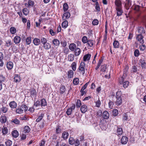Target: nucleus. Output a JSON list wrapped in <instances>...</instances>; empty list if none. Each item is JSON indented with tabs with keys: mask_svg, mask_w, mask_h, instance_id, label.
Instances as JSON below:
<instances>
[{
	"mask_svg": "<svg viewBox=\"0 0 146 146\" xmlns=\"http://www.w3.org/2000/svg\"><path fill=\"white\" fill-rule=\"evenodd\" d=\"M131 3L132 1L131 0H126L124 2L125 4L124 7L127 10L129 9L131 5Z\"/></svg>",
	"mask_w": 146,
	"mask_h": 146,
	"instance_id": "7ed1b4c3",
	"label": "nucleus"
},
{
	"mask_svg": "<svg viewBox=\"0 0 146 146\" xmlns=\"http://www.w3.org/2000/svg\"><path fill=\"white\" fill-rule=\"evenodd\" d=\"M139 61L141 64L142 69H146V62H145V61L141 59L139 60Z\"/></svg>",
	"mask_w": 146,
	"mask_h": 146,
	"instance_id": "0eeeda50",
	"label": "nucleus"
},
{
	"mask_svg": "<svg viewBox=\"0 0 146 146\" xmlns=\"http://www.w3.org/2000/svg\"><path fill=\"white\" fill-rule=\"evenodd\" d=\"M117 93L116 94V100L115 102V104L117 105H120L122 103V100L121 95H119L117 94Z\"/></svg>",
	"mask_w": 146,
	"mask_h": 146,
	"instance_id": "f03ea898",
	"label": "nucleus"
},
{
	"mask_svg": "<svg viewBox=\"0 0 146 146\" xmlns=\"http://www.w3.org/2000/svg\"><path fill=\"white\" fill-rule=\"evenodd\" d=\"M143 37L141 34H139L136 37V39L139 42L142 44L144 43V41L143 39Z\"/></svg>",
	"mask_w": 146,
	"mask_h": 146,
	"instance_id": "39448f33",
	"label": "nucleus"
},
{
	"mask_svg": "<svg viewBox=\"0 0 146 146\" xmlns=\"http://www.w3.org/2000/svg\"><path fill=\"white\" fill-rule=\"evenodd\" d=\"M94 41L93 40H88L87 42L88 48H89L90 47H92L94 45Z\"/></svg>",
	"mask_w": 146,
	"mask_h": 146,
	"instance_id": "1a4fd4ad",
	"label": "nucleus"
},
{
	"mask_svg": "<svg viewBox=\"0 0 146 146\" xmlns=\"http://www.w3.org/2000/svg\"><path fill=\"white\" fill-rule=\"evenodd\" d=\"M9 106L12 108H15L17 106V103L14 101L11 102L9 104Z\"/></svg>",
	"mask_w": 146,
	"mask_h": 146,
	"instance_id": "dca6fc26",
	"label": "nucleus"
},
{
	"mask_svg": "<svg viewBox=\"0 0 146 146\" xmlns=\"http://www.w3.org/2000/svg\"><path fill=\"white\" fill-rule=\"evenodd\" d=\"M52 43L54 45L58 46L60 44V42L57 39H54L52 40Z\"/></svg>",
	"mask_w": 146,
	"mask_h": 146,
	"instance_id": "c85d7f7f",
	"label": "nucleus"
},
{
	"mask_svg": "<svg viewBox=\"0 0 146 146\" xmlns=\"http://www.w3.org/2000/svg\"><path fill=\"white\" fill-rule=\"evenodd\" d=\"M76 47V45L73 43L70 44L69 46V49L72 51H74L75 50Z\"/></svg>",
	"mask_w": 146,
	"mask_h": 146,
	"instance_id": "4468645a",
	"label": "nucleus"
},
{
	"mask_svg": "<svg viewBox=\"0 0 146 146\" xmlns=\"http://www.w3.org/2000/svg\"><path fill=\"white\" fill-rule=\"evenodd\" d=\"M44 115V114L43 113L41 114L38 117V118L36 120V121L37 122H40L42 119Z\"/></svg>",
	"mask_w": 146,
	"mask_h": 146,
	"instance_id": "e433bc0d",
	"label": "nucleus"
},
{
	"mask_svg": "<svg viewBox=\"0 0 146 146\" xmlns=\"http://www.w3.org/2000/svg\"><path fill=\"white\" fill-rule=\"evenodd\" d=\"M68 136L69 134L67 132H64L62 134V137L64 139H67Z\"/></svg>",
	"mask_w": 146,
	"mask_h": 146,
	"instance_id": "a878e982",
	"label": "nucleus"
},
{
	"mask_svg": "<svg viewBox=\"0 0 146 146\" xmlns=\"http://www.w3.org/2000/svg\"><path fill=\"white\" fill-rule=\"evenodd\" d=\"M2 132L4 135L7 134L8 133V130L6 127H3L2 129Z\"/></svg>",
	"mask_w": 146,
	"mask_h": 146,
	"instance_id": "c9c22d12",
	"label": "nucleus"
},
{
	"mask_svg": "<svg viewBox=\"0 0 146 146\" xmlns=\"http://www.w3.org/2000/svg\"><path fill=\"white\" fill-rule=\"evenodd\" d=\"M116 10L117 11V16L118 17L121 16L123 13L122 8L116 9Z\"/></svg>",
	"mask_w": 146,
	"mask_h": 146,
	"instance_id": "a211bd4d",
	"label": "nucleus"
},
{
	"mask_svg": "<svg viewBox=\"0 0 146 146\" xmlns=\"http://www.w3.org/2000/svg\"><path fill=\"white\" fill-rule=\"evenodd\" d=\"M128 119V115L127 113H125L123 115V119L124 121H127Z\"/></svg>",
	"mask_w": 146,
	"mask_h": 146,
	"instance_id": "09e8293b",
	"label": "nucleus"
},
{
	"mask_svg": "<svg viewBox=\"0 0 146 146\" xmlns=\"http://www.w3.org/2000/svg\"><path fill=\"white\" fill-rule=\"evenodd\" d=\"M113 115L116 116H117L118 113V110L116 109H114L112 111Z\"/></svg>",
	"mask_w": 146,
	"mask_h": 146,
	"instance_id": "ea45409f",
	"label": "nucleus"
},
{
	"mask_svg": "<svg viewBox=\"0 0 146 146\" xmlns=\"http://www.w3.org/2000/svg\"><path fill=\"white\" fill-rule=\"evenodd\" d=\"M30 131V129L28 126H25L24 128V132L25 133H29Z\"/></svg>",
	"mask_w": 146,
	"mask_h": 146,
	"instance_id": "bb28decb",
	"label": "nucleus"
},
{
	"mask_svg": "<svg viewBox=\"0 0 146 146\" xmlns=\"http://www.w3.org/2000/svg\"><path fill=\"white\" fill-rule=\"evenodd\" d=\"M10 31L11 34H14L16 32V30L15 28L11 27L10 29Z\"/></svg>",
	"mask_w": 146,
	"mask_h": 146,
	"instance_id": "79ce46f5",
	"label": "nucleus"
},
{
	"mask_svg": "<svg viewBox=\"0 0 146 146\" xmlns=\"http://www.w3.org/2000/svg\"><path fill=\"white\" fill-rule=\"evenodd\" d=\"M99 21L97 19H94L92 22V24L94 25H97L98 24Z\"/></svg>",
	"mask_w": 146,
	"mask_h": 146,
	"instance_id": "13d9d810",
	"label": "nucleus"
},
{
	"mask_svg": "<svg viewBox=\"0 0 146 146\" xmlns=\"http://www.w3.org/2000/svg\"><path fill=\"white\" fill-rule=\"evenodd\" d=\"M12 142V141L10 140H8L5 142V144L6 146H11Z\"/></svg>",
	"mask_w": 146,
	"mask_h": 146,
	"instance_id": "603ef678",
	"label": "nucleus"
},
{
	"mask_svg": "<svg viewBox=\"0 0 146 146\" xmlns=\"http://www.w3.org/2000/svg\"><path fill=\"white\" fill-rule=\"evenodd\" d=\"M68 26V22L67 20L64 21L62 24V28H66Z\"/></svg>",
	"mask_w": 146,
	"mask_h": 146,
	"instance_id": "b1692460",
	"label": "nucleus"
},
{
	"mask_svg": "<svg viewBox=\"0 0 146 146\" xmlns=\"http://www.w3.org/2000/svg\"><path fill=\"white\" fill-rule=\"evenodd\" d=\"M88 110L87 106L86 105H83L80 108V110L82 113H85Z\"/></svg>",
	"mask_w": 146,
	"mask_h": 146,
	"instance_id": "6e6552de",
	"label": "nucleus"
},
{
	"mask_svg": "<svg viewBox=\"0 0 146 146\" xmlns=\"http://www.w3.org/2000/svg\"><path fill=\"white\" fill-rule=\"evenodd\" d=\"M79 80L78 78H76L74 79L73 83L74 84L76 85L79 83Z\"/></svg>",
	"mask_w": 146,
	"mask_h": 146,
	"instance_id": "c03bdc74",
	"label": "nucleus"
},
{
	"mask_svg": "<svg viewBox=\"0 0 146 146\" xmlns=\"http://www.w3.org/2000/svg\"><path fill=\"white\" fill-rule=\"evenodd\" d=\"M31 95L33 96L34 95H36V91L34 89H33L31 90Z\"/></svg>",
	"mask_w": 146,
	"mask_h": 146,
	"instance_id": "052dcab7",
	"label": "nucleus"
},
{
	"mask_svg": "<svg viewBox=\"0 0 146 146\" xmlns=\"http://www.w3.org/2000/svg\"><path fill=\"white\" fill-rule=\"evenodd\" d=\"M134 56L136 57H137L139 56V51L137 50H136L134 52Z\"/></svg>",
	"mask_w": 146,
	"mask_h": 146,
	"instance_id": "e2e57ef3",
	"label": "nucleus"
},
{
	"mask_svg": "<svg viewBox=\"0 0 146 146\" xmlns=\"http://www.w3.org/2000/svg\"><path fill=\"white\" fill-rule=\"evenodd\" d=\"M43 47L46 50H48L50 49L51 47L50 44L48 42H46V43H45L43 44Z\"/></svg>",
	"mask_w": 146,
	"mask_h": 146,
	"instance_id": "aec40b11",
	"label": "nucleus"
},
{
	"mask_svg": "<svg viewBox=\"0 0 146 146\" xmlns=\"http://www.w3.org/2000/svg\"><path fill=\"white\" fill-rule=\"evenodd\" d=\"M26 43L27 45L29 44L31 42V38L30 37H28L26 39Z\"/></svg>",
	"mask_w": 146,
	"mask_h": 146,
	"instance_id": "3c124183",
	"label": "nucleus"
},
{
	"mask_svg": "<svg viewBox=\"0 0 146 146\" xmlns=\"http://www.w3.org/2000/svg\"><path fill=\"white\" fill-rule=\"evenodd\" d=\"M14 80L16 82H19L21 80L20 76L18 75H15L14 78Z\"/></svg>",
	"mask_w": 146,
	"mask_h": 146,
	"instance_id": "7c9ffc66",
	"label": "nucleus"
},
{
	"mask_svg": "<svg viewBox=\"0 0 146 146\" xmlns=\"http://www.w3.org/2000/svg\"><path fill=\"white\" fill-rule=\"evenodd\" d=\"M109 106L110 108H112L113 105H114V103L110 101L109 102Z\"/></svg>",
	"mask_w": 146,
	"mask_h": 146,
	"instance_id": "774afa93",
	"label": "nucleus"
},
{
	"mask_svg": "<svg viewBox=\"0 0 146 146\" xmlns=\"http://www.w3.org/2000/svg\"><path fill=\"white\" fill-rule=\"evenodd\" d=\"M129 82L127 81H126L123 83V87L126 88H127L129 85Z\"/></svg>",
	"mask_w": 146,
	"mask_h": 146,
	"instance_id": "49530a36",
	"label": "nucleus"
},
{
	"mask_svg": "<svg viewBox=\"0 0 146 146\" xmlns=\"http://www.w3.org/2000/svg\"><path fill=\"white\" fill-rule=\"evenodd\" d=\"M40 105H41V102L40 101L38 100L36 101L34 104V105L36 107L40 106Z\"/></svg>",
	"mask_w": 146,
	"mask_h": 146,
	"instance_id": "338daca9",
	"label": "nucleus"
},
{
	"mask_svg": "<svg viewBox=\"0 0 146 146\" xmlns=\"http://www.w3.org/2000/svg\"><path fill=\"white\" fill-rule=\"evenodd\" d=\"M109 117V114L107 111H104L103 113V117L104 119H107Z\"/></svg>",
	"mask_w": 146,
	"mask_h": 146,
	"instance_id": "f8f14e48",
	"label": "nucleus"
},
{
	"mask_svg": "<svg viewBox=\"0 0 146 146\" xmlns=\"http://www.w3.org/2000/svg\"><path fill=\"white\" fill-rule=\"evenodd\" d=\"M74 75V72L73 71L70 70L68 72V78H71L73 77Z\"/></svg>",
	"mask_w": 146,
	"mask_h": 146,
	"instance_id": "412c9836",
	"label": "nucleus"
},
{
	"mask_svg": "<svg viewBox=\"0 0 146 146\" xmlns=\"http://www.w3.org/2000/svg\"><path fill=\"white\" fill-rule=\"evenodd\" d=\"M82 105L81 102L80 100H78L76 103V106L77 108H80Z\"/></svg>",
	"mask_w": 146,
	"mask_h": 146,
	"instance_id": "de8ad7c7",
	"label": "nucleus"
},
{
	"mask_svg": "<svg viewBox=\"0 0 146 146\" xmlns=\"http://www.w3.org/2000/svg\"><path fill=\"white\" fill-rule=\"evenodd\" d=\"M74 55L72 54H70L68 57V60L70 61H73L74 59Z\"/></svg>",
	"mask_w": 146,
	"mask_h": 146,
	"instance_id": "cd10ccee",
	"label": "nucleus"
},
{
	"mask_svg": "<svg viewBox=\"0 0 146 146\" xmlns=\"http://www.w3.org/2000/svg\"><path fill=\"white\" fill-rule=\"evenodd\" d=\"M12 44V43L10 40H8L6 42L5 46L7 47H9Z\"/></svg>",
	"mask_w": 146,
	"mask_h": 146,
	"instance_id": "a19ab883",
	"label": "nucleus"
},
{
	"mask_svg": "<svg viewBox=\"0 0 146 146\" xmlns=\"http://www.w3.org/2000/svg\"><path fill=\"white\" fill-rule=\"evenodd\" d=\"M7 67L9 70H11L13 67V63L12 62H9L7 64Z\"/></svg>",
	"mask_w": 146,
	"mask_h": 146,
	"instance_id": "6ab92c4d",
	"label": "nucleus"
},
{
	"mask_svg": "<svg viewBox=\"0 0 146 146\" xmlns=\"http://www.w3.org/2000/svg\"><path fill=\"white\" fill-rule=\"evenodd\" d=\"M11 122L14 123L15 124H19L20 123V121L17 118L13 119Z\"/></svg>",
	"mask_w": 146,
	"mask_h": 146,
	"instance_id": "4c0bfd02",
	"label": "nucleus"
},
{
	"mask_svg": "<svg viewBox=\"0 0 146 146\" xmlns=\"http://www.w3.org/2000/svg\"><path fill=\"white\" fill-rule=\"evenodd\" d=\"M86 64L85 63L83 62H82L78 68V72H80V73L84 75L85 73V67Z\"/></svg>",
	"mask_w": 146,
	"mask_h": 146,
	"instance_id": "f257e3e1",
	"label": "nucleus"
},
{
	"mask_svg": "<svg viewBox=\"0 0 146 146\" xmlns=\"http://www.w3.org/2000/svg\"><path fill=\"white\" fill-rule=\"evenodd\" d=\"M1 110L2 111L3 113H5L8 111V108L5 107L3 106L1 108Z\"/></svg>",
	"mask_w": 146,
	"mask_h": 146,
	"instance_id": "8fccbe9b",
	"label": "nucleus"
},
{
	"mask_svg": "<svg viewBox=\"0 0 146 146\" xmlns=\"http://www.w3.org/2000/svg\"><path fill=\"white\" fill-rule=\"evenodd\" d=\"M72 69L75 71L76 69V64L75 62H73L71 65Z\"/></svg>",
	"mask_w": 146,
	"mask_h": 146,
	"instance_id": "864d4df0",
	"label": "nucleus"
},
{
	"mask_svg": "<svg viewBox=\"0 0 146 146\" xmlns=\"http://www.w3.org/2000/svg\"><path fill=\"white\" fill-rule=\"evenodd\" d=\"M16 112L18 113H23V109L21 108V106L16 110Z\"/></svg>",
	"mask_w": 146,
	"mask_h": 146,
	"instance_id": "f704fd0d",
	"label": "nucleus"
},
{
	"mask_svg": "<svg viewBox=\"0 0 146 146\" xmlns=\"http://www.w3.org/2000/svg\"><path fill=\"white\" fill-rule=\"evenodd\" d=\"M115 9L122 8V3L120 0H115Z\"/></svg>",
	"mask_w": 146,
	"mask_h": 146,
	"instance_id": "20e7f679",
	"label": "nucleus"
},
{
	"mask_svg": "<svg viewBox=\"0 0 146 146\" xmlns=\"http://www.w3.org/2000/svg\"><path fill=\"white\" fill-rule=\"evenodd\" d=\"M12 134L13 136L15 138H17L19 135V133L17 130L13 131Z\"/></svg>",
	"mask_w": 146,
	"mask_h": 146,
	"instance_id": "5701e85b",
	"label": "nucleus"
},
{
	"mask_svg": "<svg viewBox=\"0 0 146 146\" xmlns=\"http://www.w3.org/2000/svg\"><path fill=\"white\" fill-rule=\"evenodd\" d=\"M106 68V65L104 64V65L102 66L101 71L103 72H105Z\"/></svg>",
	"mask_w": 146,
	"mask_h": 146,
	"instance_id": "4d7b16f0",
	"label": "nucleus"
},
{
	"mask_svg": "<svg viewBox=\"0 0 146 146\" xmlns=\"http://www.w3.org/2000/svg\"><path fill=\"white\" fill-rule=\"evenodd\" d=\"M41 105L42 106H44L47 105V102L46 100L44 99H43L41 100Z\"/></svg>",
	"mask_w": 146,
	"mask_h": 146,
	"instance_id": "473e14b6",
	"label": "nucleus"
},
{
	"mask_svg": "<svg viewBox=\"0 0 146 146\" xmlns=\"http://www.w3.org/2000/svg\"><path fill=\"white\" fill-rule=\"evenodd\" d=\"M88 40L87 37L86 36H84L82 38V41L84 43H87Z\"/></svg>",
	"mask_w": 146,
	"mask_h": 146,
	"instance_id": "a18cd8bd",
	"label": "nucleus"
},
{
	"mask_svg": "<svg viewBox=\"0 0 146 146\" xmlns=\"http://www.w3.org/2000/svg\"><path fill=\"white\" fill-rule=\"evenodd\" d=\"M70 16V13L68 12L65 13L62 16V18L64 20H65L69 18Z\"/></svg>",
	"mask_w": 146,
	"mask_h": 146,
	"instance_id": "9b49d317",
	"label": "nucleus"
},
{
	"mask_svg": "<svg viewBox=\"0 0 146 146\" xmlns=\"http://www.w3.org/2000/svg\"><path fill=\"white\" fill-rule=\"evenodd\" d=\"M91 55L90 54H88L84 56L83 57V60L84 61H88L90 60Z\"/></svg>",
	"mask_w": 146,
	"mask_h": 146,
	"instance_id": "ddd939ff",
	"label": "nucleus"
},
{
	"mask_svg": "<svg viewBox=\"0 0 146 146\" xmlns=\"http://www.w3.org/2000/svg\"><path fill=\"white\" fill-rule=\"evenodd\" d=\"M75 55L76 56L79 55L80 53V49L78 48H76L74 51Z\"/></svg>",
	"mask_w": 146,
	"mask_h": 146,
	"instance_id": "393cba45",
	"label": "nucleus"
},
{
	"mask_svg": "<svg viewBox=\"0 0 146 146\" xmlns=\"http://www.w3.org/2000/svg\"><path fill=\"white\" fill-rule=\"evenodd\" d=\"M63 8L64 11H66L68 9V6L67 3H65L63 5Z\"/></svg>",
	"mask_w": 146,
	"mask_h": 146,
	"instance_id": "6e6d98bb",
	"label": "nucleus"
},
{
	"mask_svg": "<svg viewBox=\"0 0 146 146\" xmlns=\"http://www.w3.org/2000/svg\"><path fill=\"white\" fill-rule=\"evenodd\" d=\"M60 93L63 94L66 91L65 87L64 86H61L60 89Z\"/></svg>",
	"mask_w": 146,
	"mask_h": 146,
	"instance_id": "72a5a7b5",
	"label": "nucleus"
},
{
	"mask_svg": "<svg viewBox=\"0 0 146 146\" xmlns=\"http://www.w3.org/2000/svg\"><path fill=\"white\" fill-rule=\"evenodd\" d=\"M101 104V102L99 99L97 100L96 102V106L98 107H99Z\"/></svg>",
	"mask_w": 146,
	"mask_h": 146,
	"instance_id": "69168bd1",
	"label": "nucleus"
},
{
	"mask_svg": "<svg viewBox=\"0 0 146 146\" xmlns=\"http://www.w3.org/2000/svg\"><path fill=\"white\" fill-rule=\"evenodd\" d=\"M69 143L71 145L74 144L75 143V140L73 137H70L69 139Z\"/></svg>",
	"mask_w": 146,
	"mask_h": 146,
	"instance_id": "2f4dec72",
	"label": "nucleus"
},
{
	"mask_svg": "<svg viewBox=\"0 0 146 146\" xmlns=\"http://www.w3.org/2000/svg\"><path fill=\"white\" fill-rule=\"evenodd\" d=\"M72 110L71 108H69L66 111V113L67 115H69L71 114Z\"/></svg>",
	"mask_w": 146,
	"mask_h": 146,
	"instance_id": "bf43d9fd",
	"label": "nucleus"
},
{
	"mask_svg": "<svg viewBox=\"0 0 146 146\" xmlns=\"http://www.w3.org/2000/svg\"><path fill=\"white\" fill-rule=\"evenodd\" d=\"M33 43L35 45H38L40 43V40L37 38H35L33 40Z\"/></svg>",
	"mask_w": 146,
	"mask_h": 146,
	"instance_id": "f3484780",
	"label": "nucleus"
},
{
	"mask_svg": "<svg viewBox=\"0 0 146 146\" xmlns=\"http://www.w3.org/2000/svg\"><path fill=\"white\" fill-rule=\"evenodd\" d=\"M21 40V38L20 37L17 36L14 38V42L15 44H17L20 43Z\"/></svg>",
	"mask_w": 146,
	"mask_h": 146,
	"instance_id": "9d476101",
	"label": "nucleus"
},
{
	"mask_svg": "<svg viewBox=\"0 0 146 146\" xmlns=\"http://www.w3.org/2000/svg\"><path fill=\"white\" fill-rule=\"evenodd\" d=\"M131 71L133 73H136L137 71V68L136 66H133L132 68Z\"/></svg>",
	"mask_w": 146,
	"mask_h": 146,
	"instance_id": "680f3d73",
	"label": "nucleus"
},
{
	"mask_svg": "<svg viewBox=\"0 0 146 146\" xmlns=\"http://www.w3.org/2000/svg\"><path fill=\"white\" fill-rule=\"evenodd\" d=\"M41 42L43 44L47 42V40L46 38L44 37H42L40 40Z\"/></svg>",
	"mask_w": 146,
	"mask_h": 146,
	"instance_id": "37998d69",
	"label": "nucleus"
},
{
	"mask_svg": "<svg viewBox=\"0 0 146 146\" xmlns=\"http://www.w3.org/2000/svg\"><path fill=\"white\" fill-rule=\"evenodd\" d=\"M123 132V130L122 128L117 126L116 134L118 136H121Z\"/></svg>",
	"mask_w": 146,
	"mask_h": 146,
	"instance_id": "2eb2a0df",
	"label": "nucleus"
},
{
	"mask_svg": "<svg viewBox=\"0 0 146 146\" xmlns=\"http://www.w3.org/2000/svg\"><path fill=\"white\" fill-rule=\"evenodd\" d=\"M113 45L114 48H118L119 47V43L117 41L115 40L113 43Z\"/></svg>",
	"mask_w": 146,
	"mask_h": 146,
	"instance_id": "c756f323",
	"label": "nucleus"
},
{
	"mask_svg": "<svg viewBox=\"0 0 146 146\" xmlns=\"http://www.w3.org/2000/svg\"><path fill=\"white\" fill-rule=\"evenodd\" d=\"M138 32L140 33L139 34H144L145 33V30H144V28L143 27H140L138 29Z\"/></svg>",
	"mask_w": 146,
	"mask_h": 146,
	"instance_id": "4be33fe9",
	"label": "nucleus"
},
{
	"mask_svg": "<svg viewBox=\"0 0 146 146\" xmlns=\"http://www.w3.org/2000/svg\"><path fill=\"white\" fill-rule=\"evenodd\" d=\"M6 120L7 118L6 117H2L0 118V121L1 122V123H3L6 122Z\"/></svg>",
	"mask_w": 146,
	"mask_h": 146,
	"instance_id": "58836bf2",
	"label": "nucleus"
},
{
	"mask_svg": "<svg viewBox=\"0 0 146 146\" xmlns=\"http://www.w3.org/2000/svg\"><path fill=\"white\" fill-rule=\"evenodd\" d=\"M21 108H22L23 110H24L25 111H26L28 110V108L27 106L25 105H21Z\"/></svg>",
	"mask_w": 146,
	"mask_h": 146,
	"instance_id": "0e129e2a",
	"label": "nucleus"
},
{
	"mask_svg": "<svg viewBox=\"0 0 146 146\" xmlns=\"http://www.w3.org/2000/svg\"><path fill=\"white\" fill-rule=\"evenodd\" d=\"M56 133L57 134L59 133L61 131L60 128V126H58L56 128Z\"/></svg>",
	"mask_w": 146,
	"mask_h": 146,
	"instance_id": "5fc2aeb1",
	"label": "nucleus"
},
{
	"mask_svg": "<svg viewBox=\"0 0 146 146\" xmlns=\"http://www.w3.org/2000/svg\"><path fill=\"white\" fill-rule=\"evenodd\" d=\"M128 141V138L126 136L122 137L121 141V143L123 145L126 144Z\"/></svg>",
	"mask_w": 146,
	"mask_h": 146,
	"instance_id": "423d86ee",
	"label": "nucleus"
}]
</instances>
